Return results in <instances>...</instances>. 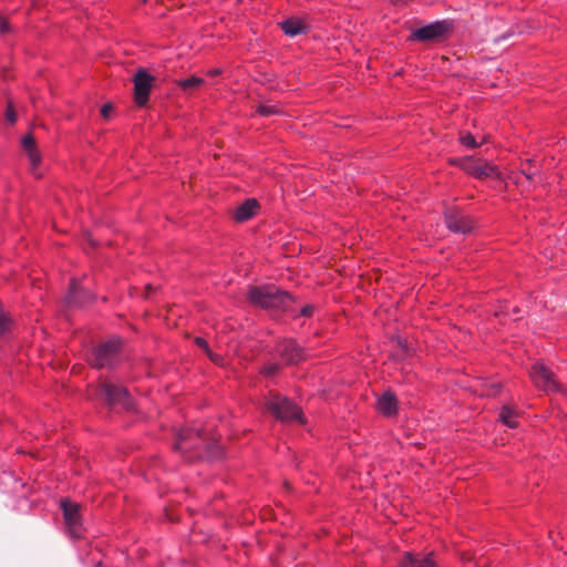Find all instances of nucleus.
Masks as SVG:
<instances>
[{"label": "nucleus", "mask_w": 567, "mask_h": 567, "mask_svg": "<svg viewBox=\"0 0 567 567\" xmlns=\"http://www.w3.org/2000/svg\"><path fill=\"white\" fill-rule=\"evenodd\" d=\"M285 34L289 37H296L298 34L307 33L308 27L300 19L289 18L280 23Z\"/></svg>", "instance_id": "nucleus-17"}, {"label": "nucleus", "mask_w": 567, "mask_h": 567, "mask_svg": "<svg viewBox=\"0 0 567 567\" xmlns=\"http://www.w3.org/2000/svg\"><path fill=\"white\" fill-rule=\"evenodd\" d=\"M315 307L312 305H306L300 308L299 316L311 317L313 315Z\"/></svg>", "instance_id": "nucleus-27"}, {"label": "nucleus", "mask_w": 567, "mask_h": 567, "mask_svg": "<svg viewBox=\"0 0 567 567\" xmlns=\"http://www.w3.org/2000/svg\"><path fill=\"white\" fill-rule=\"evenodd\" d=\"M134 100L138 106H144L148 102L150 93L155 78L145 70H138L134 75Z\"/></svg>", "instance_id": "nucleus-9"}, {"label": "nucleus", "mask_w": 567, "mask_h": 567, "mask_svg": "<svg viewBox=\"0 0 567 567\" xmlns=\"http://www.w3.org/2000/svg\"><path fill=\"white\" fill-rule=\"evenodd\" d=\"M504 39H506V35L495 39V42H498L499 40H504Z\"/></svg>", "instance_id": "nucleus-33"}, {"label": "nucleus", "mask_w": 567, "mask_h": 567, "mask_svg": "<svg viewBox=\"0 0 567 567\" xmlns=\"http://www.w3.org/2000/svg\"><path fill=\"white\" fill-rule=\"evenodd\" d=\"M460 166L467 175L477 179L499 177L497 167L494 164L482 159L465 157L461 159Z\"/></svg>", "instance_id": "nucleus-5"}, {"label": "nucleus", "mask_w": 567, "mask_h": 567, "mask_svg": "<svg viewBox=\"0 0 567 567\" xmlns=\"http://www.w3.org/2000/svg\"><path fill=\"white\" fill-rule=\"evenodd\" d=\"M121 344V339L112 338L94 348L91 357V364L97 369L113 365L118 359Z\"/></svg>", "instance_id": "nucleus-3"}, {"label": "nucleus", "mask_w": 567, "mask_h": 567, "mask_svg": "<svg viewBox=\"0 0 567 567\" xmlns=\"http://www.w3.org/2000/svg\"><path fill=\"white\" fill-rule=\"evenodd\" d=\"M112 106L110 104L103 105L101 113L104 117H107L109 112L111 111Z\"/></svg>", "instance_id": "nucleus-30"}, {"label": "nucleus", "mask_w": 567, "mask_h": 567, "mask_svg": "<svg viewBox=\"0 0 567 567\" xmlns=\"http://www.w3.org/2000/svg\"><path fill=\"white\" fill-rule=\"evenodd\" d=\"M84 295L85 292L82 290L79 282L73 279L70 285V290L65 297L66 303L70 307H80L84 303V300L82 299Z\"/></svg>", "instance_id": "nucleus-18"}, {"label": "nucleus", "mask_w": 567, "mask_h": 567, "mask_svg": "<svg viewBox=\"0 0 567 567\" xmlns=\"http://www.w3.org/2000/svg\"><path fill=\"white\" fill-rule=\"evenodd\" d=\"M501 386L498 384H491L487 389L482 390L481 395L492 396L499 393Z\"/></svg>", "instance_id": "nucleus-26"}, {"label": "nucleus", "mask_w": 567, "mask_h": 567, "mask_svg": "<svg viewBox=\"0 0 567 567\" xmlns=\"http://www.w3.org/2000/svg\"><path fill=\"white\" fill-rule=\"evenodd\" d=\"M529 377L534 384L545 392H559L560 385L555 379V374L543 363L536 362L529 370Z\"/></svg>", "instance_id": "nucleus-6"}, {"label": "nucleus", "mask_w": 567, "mask_h": 567, "mask_svg": "<svg viewBox=\"0 0 567 567\" xmlns=\"http://www.w3.org/2000/svg\"><path fill=\"white\" fill-rule=\"evenodd\" d=\"M22 146L28 154L32 169L38 168L41 163V155L35 146V141L31 134L23 136Z\"/></svg>", "instance_id": "nucleus-16"}, {"label": "nucleus", "mask_w": 567, "mask_h": 567, "mask_svg": "<svg viewBox=\"0 0 567 567\" xmlns=\"http://www.w3.org/2000/svg\"><path fill=\"white\" fill-rule=\"evenodd\" d=\"M258 207L255 198H248L235 209L233 217L238 223L247 221L256 214Z\"/></svg>", "instance_id": "nucleus-14"}, {"label": "nucleus", "mask_w": 567, "mask_h": 567, "mask_svg": "<svg viewBox=\"0 0 567 567\" xmlns=\"http://www.w3.org/2000/svg\"><path fill=\"white\" fill-rule=\"evenodd\" d=\"M498 419L509 429H516L518 426L517 413L509 406L502 408Z\"/></svg>", "instance_id": "nucleus-19"}, {"label": "nucleus", "mask_w": 567, "mask_h": 567, "mask_svg": "<svg viewBox=\"0 0 567 567\" xmlns=\"http://www.w3.org/2000/svg\"><path fill=\"white\" fill-rule=\"evenodd\" d=\"M64 523L66 525L69 535L72 538L79 539L83 536V523L81 515L80 504L72 502L69 498H62L60 503Z\"/></svg>", "instance_id": "nucleus-4"}, {"label": "nucleus", "mask_w": 567, "mask_h": 567, "mask_svg": "<svg viewBox=\"0 0 567 567\" xmlns=\"http://www.w3.org/2000/svg\"><path fill=\"white\" fill-rule=\"evenodd\" d=\"M6 118L10 124H14L17 121V114H16V111H14L11 102L8 103V106L6 110Z\"/></svg>", "instance_id": "nucleus-25"}, {"label": "nucleus", "mask_w": 567, "mask_h": 567, "mask_svg": "<svg viewBox=\"0 0 567 567\" xmlns=\"http://www.w3.org/2000/svg\"><path fill=\"white\" fill-rule=\"evenodd\" d=\"M257 112L262 116H269L272 114H277L279 111L275 105H260Z\"/></svg>", "instance_id": "nucleus-24"}, {"label": "nucleus", "mask_w": 567, "mask_h": 567, "mask_svg": "<svg viewBox=\"0 0 567 567\" xmlns=\"http://www.w3.org/2000/svg\"><path fill=\"white\" fill-rule=\"evenodd\" d=\"M10 31L7 20L0 16V33L6 34Z\"/></svg>", "instance_id": "nucleus-28"}, {"label": "nucleus", "mask_w": 567, "mask_h": 567, "mask_svg": "<svg viewBox=\"0 0 567 567\" xmlns=\"http://www.w3.org/2000/svg\"><path fill=\"white\" fill-rule=\"evenodd\" d=\"M248 298L251 303L267 310L281 309L291 315L295 312L292 297L272 286L251 287Z\"/></svg>", "instance_id": "nucleus-1"}, {"label": "nucleus", "mask_w": 567, "mask_h": 567, "mask_svg": "<svg viewBox=\"0 0 567 567\" xmlns=\"http://www.w3.org/2000/svg\"><path fill=\"white\" fill-rule=\"evenodd\" d=\"M221 73V70L220 69H212L207 72V75L209 76H217Z\"/></svg>", "instance_id": "nucleus-31"}, {"label": "nucleus", "mask_w": 567, "mask_h": 567, "mask_svg": "<svg viewBox=\"0 0 567 567\" xmlns=\"http://www.w3.org/2000/svg\"><path fill=\"white\" fill-rule=\"evenodd\" d=\"M281 369V365L279 363H267L260 369V374L264 377H274L276 375Z\"/></svg>", "instance_id": "nucleus-22"}, {"label": "nucleus", "mask_w": 567, "mask_h": 567, "mask_svg": "<svg viewBox=\"0 0 567 567\" xmlns=\"http://www.w3.org/2000/svg\"><path fill=\"white\" fill-rule=\"evenodd\" d=\"M460 142L463 146L467 148H475L478 144L475 141V137L471 133H464L460 136Z\"/></svg>", "instance_id": "nucleus-23"}, {"label": "nucleus", "mask_w": 567, "mask_h": 567, "mask_svg": "<svg viewBox=\"0 0 567 567\" xmlns=\"http://www.w3.org/2000/svg\"><path fill=\"white\" fill-rule=\"evenodd\" d=\"M276 353L280 360L289 365L296 364L306 358V352L293 339H284L276 344Z\"/></svg>", "instance_id": "nucleus-8"}, {"label": "nucleus", "mask_w": 567, "mask_h": 567, "mask_svg": "<svg viewBox=\"0 0 567 567\" xmlns=\"http://www.w3.org/2000/svg\"><path fill=\"white\" fill-rule=\"evenodd\" d=\"M445 224L451 231L456 234H467L473 229L471 217L455 208L445 213Z\"/></svg>", "instance_id": "nucleus-11"}, {"label": "nucleus", "mask_w": 567, "mask_h": 567, "mask_svg": "<svg viewBox=\"0 0 567 567\" xmlns=\"http://www.w3.org/2000/svg\"><path fill=\"white\" fill-rule=\"evenodd\" d=\"M399 567H437L433 553L413 554L406 551L399 563Z\"/></svg>", "instance_id": "nucleus-13"}, {"label": "nucleus", "mask_w": 567, "mask_h": 567, "mask_svg": "<svg viewBox=\"0 0 567 567\" xmlns=\"http://www.w3.org/2000/svg\"><path fill=\"white\" fill-rule=\"evenodd\" d=\"M143 1L145 2L146 0H143Z\"/></svg>", "instance_id": "nucleus-35"}, {"label": "nucleus", "mask_w": 567, "mask_h": 567, "mask_svg": "<svg viewBox=\"0 0 567 567\" xmlns=\"http://www.w3.org/2000/svg\"><path fill=\"white\" fill-rule=\"evenodd\" d=\"M204 83V79L198 76H190L188 79H183L177 82L178 86L183 91H188L193 89L199 87Z\"/></svg>", "instance_id": "nucleus-20"}, {"label": "nucleus", "mask_w": 567, "mask_h": 567, "mask_svg": "<svg viewBox=\"0 0 567 567\" xmlns=\"http://www.w3.org/2000/svg\"><path fill=\"white\" fill-rule=\"evenodd\" d=\"M524 174H525V176H526L528 179H530V178H532V176H533V174H532V173H524Z\"/></svg>", "instance_id": "nucleus-32"}, {"label": "nucleus", "mask_w": 567, "mask_h": 567, "mask_svg": "<svg viewBox=\"0 0 567 567\" xmlns=\"http://www.w3.org/2000/svg\"><path fill=\"white\" fill-rule=\"evenodd\" d=\"M94 567H104L102 563H97Z\"/></svg>", "instance_id": "nucleus-34"}, {"label": "nucleus", "mask_w": 567, "mask_h": 567, "mask_svg": "<svg viewBox=\"0 0 567 567\" xmlns=\"http://www.w3.org/2000/svg\"><path fill=\"white\" fill-rule=\"evenodd\" d=\"M267 409L282 422L297 420L303 423L301 410L287 398L271 395L267 401Z\"/></svg>", "instance_id": "nucleus-2"}, {"label": "nucleus", "mask_w": 567, "mask_h": 567, "mask_svg": "<svg viewBox=\"0 0 567 567\" xmlns=\"http://www.w3.org/2000/svg\"><path fill=\"white\" fill-rule=\"evenodd\" d=\"M378 409L385 416H392L398 412V400L391 392L383 393L378 399Z\"/></svg>", "instance_id": "nucleus-15"}, {"label": "nucleus", "mask_w": 567, "mask_h": 567, "mask_svg": "<svg viewBox=\"0 0 567 567\" xmlns=\"http://www.w3.org/2000/svg\"><path fill=\"white\" fill-rule=\"evenodd\" d=\"M100 393L110 405H122L124 409L132 406V400L128 391L118 384L103 382L100 386Z\"/></svg>", "instance_id": "nucleus-7"}, {"label": "nucleus", "mask_w": 567, "mask_h": 567, "mask_svg": "<svg viewBox=\"0 0 567 567\" xmlns=\"http://www.w3.org/2000/svg\"><path fill=\"white\" fill-rule=\"evenodd\" d=\"M10 332V319L0 310V341L6 339Z\"/></svg>", "instance_id": "nucleus-21"}, {"label": "nucleus", "mask_w": 567, "mask_h": 567, "mask_svg": "<svg viewBox=\"0 0 567 567\" xmlns=\"http://www.w3.org/2000/svg\"><path fill=\"white\" fill-rule=\"evenodd\" d=\"M203 437V431L198 427L182 429L176 434L174 449L179 452H185L188 449L197 446V442Z\"/></svg>", "instance_id": "nucleus-12"}, {"label": "nucleus", "mask_w": 567, "mask_h": 567, "mask_svg": "<svg viewBox=\"0 0 567 567\" xmlns=\"http://www.w3.org/2000/svg\"><path fill=\"white\" fill-rule=\"evenodd\" d=\"M450 28L451 23L445 20L435 21L413 30L411 38L417 41L437 40L441 37H443L449 31Z\"/></svg>", "instance_id": "nucleus-10"}, {"label": "nucleus", "mask_w": 567, "mask_h": 567, "mask_svg": "<svg viewBox=\"0 0 567 567\" xmlns=\"http://www.w3.org/2000/svg\"><path fill=\"white\" fill-rule=\"evenodd\" d=\"M195 342H196V344L198 347H200V348L205 349L206 351H208V343H207V341L204 338L197 337L195 339Z\"/></svg>", "instance_id": "nucleus-29"}]
</instances>
